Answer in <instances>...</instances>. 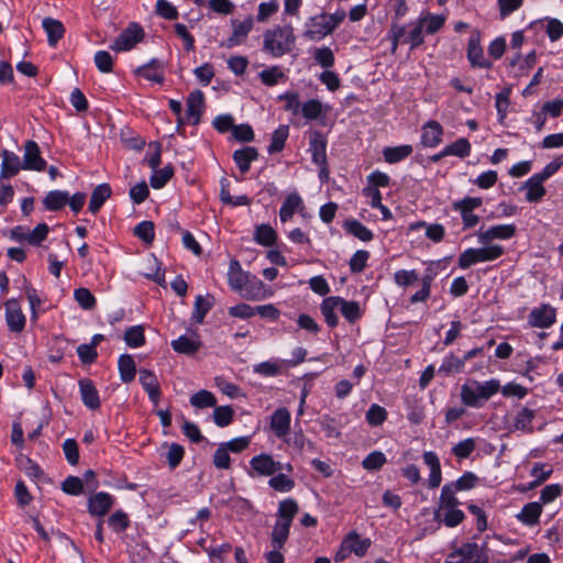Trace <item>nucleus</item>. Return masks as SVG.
<instances>
[{
	"instance_id": "10",
	"label": "nucleus",
	"mask_w": 563,
	"mask_h": 563,
	"mask_svg": "<svg viewBox=\"0 0 563 563\" xmlns=\"http://www.w3.org/2000/svg\"><path fill=\"white\" fill-rule=\"evenodd\" d=\"M461 558L463 563H487L488 555L477 543H464L450 553L449 559Z\"/></svg>"
},
{
	"instance_id": "14",
	"label": "nucleus",
	"mask_w": 563,
	"mask_h": 563,
	"mask_svg": "<svg viewBox=\"0 0 563 563\" xmlns=\"http://www.w3.org/2000/svg\"><path fill=\"white\" fill-rule=\"evenodd\" d=\"M556 320V310L548 303L534 308L529 314V323L534 328H549Z\"/></svg>"
},
{
	"instance_id": "39",
	"label": "nucleus",
	"mask_w": 563,
	"mask_h": 563,
	"mask_svg": "<svg viewBox=\"0 0 563 563\" xmlns=\"http://www.w3.org/2000/svg\"><path fill=\"white\" fill-rule=\"evenodd\" d=\"M288 135V125H279L272 134L271 144L267 148L268 153L274 154L283 151Z\"/></svg>"
},
{
	"instance_id": "56",
	"label": "nucleus",
	"mask_w": 563,
	"mask_h": 563,
	"mask_svg": "<svg viewBox=\"0 0 563 563\" xmlns=\"http://www.w3.org/2000/svg\"><path fill=\"white\" fill-rule=\"evenodd\" d=\"M174 174L173 167L166 166L162 169H154L150 183L154 188H162L172 178Z\"/></svg>"
},
{
	"instance_id": "11",
	"label": "nucleus",
	"mask_w": 563,
	"mask_h": 563,
	"mask_svg": "<svg viewBox=\"0 0 563 563\" xmlns=\"http://www.w3.org/2000/svg\"><path fill=\"white\" fill-rule=\"evenodd\" d=\"M467 59L472 67L488 69L493 66L484 56V51L481 46V33L478 31H473L468 40Z\"/></svg>"
},
{
	"instance_id": "8",
	"label": "nucleus",
	"mask_w": 563,
	"mask_h": 563,
	"mask_svg": "<svg viewBox=\"0 0 563 563\" xmlns=\"http://www.w3.org/2000/svg\"><path fill=\"white\" fill-rule=\"evenodd\" d=\"M143 29L136 24L131 23L113 42L110 46L115 52L129 51L143 40Z\"/></svg>"
},
{
	"instance_id": "21",
	"label": "nucleus",
	"mask_w": 563,
	"mask_h": 563,
	"mask_svg": "<svg viewBox=\"0 0 563 563\" xmlns=\"http://www.w3.org/2000/svg\"><path fill=\"white\" fill-rule=\"evenodd\" d=\"M443 130L439 122L428 121L422 128L421 143L428 147L437 146L442 140Z\"/></svg>"
},
{
	"instance_id": "55",
	"label": "nucleus",
	"mask_w": 563,
	"mask_h": 563,
	"mask_svg": "<svg viewBox=\"0 0 563 563\" xmlns=\"http://www.w3.org/2000/svg\"><path fill=\"white\" fill-rule=\"evenodd\" d=\"M464 366V360L454 356L453 354L446 356L440 368V373H444L445 375L452 374V373H459L462 371Z\"/></svg>"
},
{
	"instance_id": "26",
	"label": "nucleus",
	"mask_w": 563,
	"mask_h": 563,
	"mask_svg": "<svg viewBox=\"0 0 563 563\" xmlns=\"http://www.w3.org/2000/svg\"><path fill=\"white\" fill-rule=\"evenodd\" d=\"M229 285L233 290L242 291L249 282V275L242 271L236 260H231L228 273Z\"/></svg>"
},
{
	"instance_id": "2",
	"label": "nucleus",
	"mask_w": 563,
	"mask_h": 563,
	"mask_svg": "<svg viewBox=\"0 0 563 563\" xmlns=\"http://www.w3.org/2000/svg\"><path fill=\"white\" fill-rule=\"evenodd\" d=\"M299 511L297 501L292 498L284 499L279 503L277 510V520L271 533V543L273 548H283L289 537L292 519Z\"/></svg>"
},
{
	"instance_id": "61",
	"label": "nucleus",
	"mask_w": 563,
	"mask_h": 563,
	"mask_svg": "<svg viewBox=\"0 0 563 563\" xmlns=\"http://www.w3.org/2000/svg\"><path fill=\"white\" fill-rule=\"evenodd\" d=\"M268 484L277 492H289L295 486V482L285 474L273 476Z\"/></svg>"
},
{
	"instance_id": "40",
	"label": "nucleus",
	"mask_w": 563,
	"mask_h": 563,
	"mask_svg": "<svg viewBox=\"0 0 563 563\" xmlns=\"http://www.w3.org/2000/svg\"><path fill=\"white\" fill-rule=\"evenodd\" d=\"M338 302H340L339 297H329L325 298L321 303L322 316L324 317L328 325L332 328L338 324V317L335 314Z\"/></svg>"
},
{
	"instance_id": "33",
	"label": "nucleus",
	"mask_w": 563,
	"mask_h": 563,
	"mask_svg": "<svg viewBox=\"0 0 563 563\" xmlns=\"http://www.w3.org/2000/svg\"><path fill=\"white\" fill-rule=\"evenodd\" d=\"M241 292L243 297L252 300H261L272 296V291H268L264 283L256 278L253 282L249 280Z\"/></svg>"
},
{
	"instance_id": "4",
	"label": "nucleus",
	"mask_w": 563,
	"mask_h": 563,
	"mask_svg": "<svg viewBox=\"0 0 563 563\" xmlns=\"http://www.w3.org/2000/svg\"><path fill=\"white\" fill-rule=\"evenodd\" d=\"M345 16L346 13L343 10H338L332 14L322 12L311 16L306 23L303 36L310 41H320L332 34Z\"/></svg>"
},
{
	"instance_id": "16",
	"label": "nucleus",
	"mask_w": 563,
	"mask_h": 563,
	"mask_svg": "<svg viewBox=\"0 0 563 563\" xmlns=\"http://www.w3.org/2000/svg\"><path fill=\"white\" fill-rule=\"evenodd\" d=\"M187 110V119L188 121L196 125L200 122V118L205 107V97L202 91L194 90L189 93L186 101Z\"/></svg>"
},
{
	"instance_id": "54",
	"label": "nucleus",
	"mask_w": 563,
	"mask_h": 563,
	"mask_svg": "<svg viewBox=\"0 0 563 563\" xmlns=\"http://www.w3.org/2000/svg\"><path fill=\"white\" fill-rule=\"evenodd\" d=\"M234 411L230 406L216 407L213 411L214 423L219 427H227L233 420Z\"/></svg>"
},
{
	"instance_id": "13",
	"label": "nucleus",
	"mask_w": 563,
	"mask_h": 563,
	"mask_svg": "<svg viewBox=\"0 0 563 563\" xmlns=\"http://www.w3.org/2000/svg\"><path fill=\"white\" fill-rule=\"evenodd\" d=\"M5 307V321L12 332L20 333L25 328V316L15 299H10L4 303Z\"/></svg>"
},
{
	"instance_id": "17",
	"label": "nucleus",
	"mask_w": 563,
	"mask_h": 563,
	"mask_svg": "<svg viewBox=\"0 0 563 563\" xmlns=\"http://www.w3.org/2000/svg\"><path fill=\"white\" fill-rule=\"evenodd\" d=\"M1 169H0V177L3 179H10L18 175V173L23 169V163L21 162L20 157L9 151V150H2L1 152Z\"/></svg>"
},
{
	"instance_id": "25",
	"label": "nucleus",
	"mask_w": 563,
	"mask_h": 563,
	"mask_svg": "<svg viewBox=\"0 0 563 563\" xmlns=\"http://www.w3.org/2000/svg\"><path fill=\"white\" fill-rule=\"evenodd\" d=\"M343 542L346 544L351 553H354L360 558L366 554L372 544L368 538L362 539L356 531L349 532L344 537Z\"/></svg>"
},
{
	"instance_id": "24",
	"label": "nucleus",
	"mask_w": 563,
	"mask_h": 563,
	"mask_svg": "<svg viewBox=\"0 0 563 563\" xmlns=\"http://www.w3.org/2000/svg\"><path fill=\"white\" fill-rule=\"evenodd\" d=\"M423 462L430 467V475L428 484L430 488H437L440 486L442 481L441 465L438 455L432 452L423 453Z\"/></svg>"
},
{
	"instance_id": "50",
	"label": "nucleus",
	"mask_w": 563,
	"mask_h": 563,
	"mask_svg": "<svg viewBox=\"0 0 563 563\" xmlns=\"http://www.w3.org/2000/svg\"><path fill=\"white\" fill-rule=\"evenodd\" d=\"M134 234L145 244L151 245L155 238L154 223L152 221H143L134 228Z\"/></svg>"
},
{
	"instance_id": "44",
	"label": "nucleus",
	"mask_w": 563,
	"mask_h": 563,
	"mask_svg": "<svg viewBox=\"0 0 563 563\" xmlns=\"http://www.w3.org/2000/svg\"><path fill=\"white\" fill-rule=\"evenodd\" d=\"M254 240L261 245L271 246L276 241V232L271 225L261 224L256 227Z\"/></svg>"
},
{
	"instance_id": "32",
	"label": "nucleus",
	"mask_w": 563,
	"mask_h": 563,
	"mask_svg": "<svg viewBox=\"0 0 563 563\" xmlns=\"http://www.w3.org/2000/svg\"><path fill=\"white\" fill-rule=\"evenodd\" d=\"M112 190L109 184L98 185L91 192L89 200V211H98L103 203L111 197Z\"/></svg>"
},
{
	"instance_id": "37",
	"label": "nucleus",
	"mask_w": 563,
	"mask_h": 563,
	"mask_svg": "<svg viewBox=\"0 0 563 563\" xmlns=\"http://www.w3.org/2000/svg\"><path fill=\"white\" fill-rule=\"evenodd\" d=\"M543 183L544 181L536 175L525 183L523 189L526 190V198L529 201H538L545 195Z\"/></svg>"
},
{
	"instance_id": "62",
	"label": "nucleus",
	"mask_w": 563,
	"mask_h": 563,
	"mask_svg": "<svg viewBox=\"0 0 563 563\" xmlns=\"http://www.w3.org/2000/svg\"><path fill=\"white\" fill-rule=\"evenodd\" d=\"M62 489L68 495H80L84 490V482L77 476H69L63 482Z\"/></svg>"
},
{
	"instance_id": "52",
	"label": "nucleus",
	"mask_w": 563,
	"mask_h": 563,
	"mask_svg": "<svg viewBox=\"0 0 563 563\" xmlns=\"http://www.w3.org/2000/svg\"><path fill=\"white\" fill-rule=\"evenodd\" d=\"M74 298L82 309L90 310L96 306V298L87 288H77L74 291Z\"/></svg>"
},
{
	"instance_id": "5",
	"label": "nucleus",
	"mask_w": 563,
	"mask_h": 563,
	"mask_svg": "<svg viewBox=\"0 0 563 563\" xmlns=\"http://www.w3.org/2000/svg\"><path fill=\"white\" fill-rule=\"evenodd\" d=\"M86 198L84 192L69 196L67 191L53 190L45 196L43 203L46 209L53 211L63 209L65 206H69L71 211H80L85 206Z\"/></svg>"
},
{
	"instance_id": "30",
	"label": "nucleus",
	"mask_w": 563,
	"mask_h": 563,
	"mask_svg": "<svg viewBox=\"0 0 563 563\" xmlns=\"http://www.w3.org/2000/svg\"><path fill=\"white\" fill-rule=\"evenodd\" d=\"M79 387L84 404L90 409H98L100 407V399L92 382L82 379L79 382Z\"/></svg>"
},
{
	"instance_id": "45",
	"label": "nucleus",
	"mask_w": 563,
	"mask_h": 563,
	"mask_svg": "<svg viewBox=\"0 0 563 563\" xmlns=\"http://www.w3.org/2000/svg\"><path fill=\"white\" fill-rule=\"evenodd\" d=\"M536 417V412L529 408H522L516 416L514 428L521 431H532L531 423Z\"/></svg>"
},
{
	"instance_id": "22",
	"label": "nucleus",
	"mask_w": 563,
	"mask_h": 563,
	"mask_svg": "<svg viewBox=\"0 0 563 563\" xmlns=\"http://www.w3.org/2000/svg\"><path fill=\"white\" fill-rule=\"evenodd\" d=\"M465 518V515L457 507L438 508L434 511V520L443 522L449 528L459 526Z\"/></svg>"
},
{
	"instance_id": "35",
	"label": "nucleus",
	"mask_w": 563,
	"mask_h": 563,
	"mask_svg": "<svg viewBox=\"0 0 563 563\" xmlns=\"http://www.w3.org/2000/svg\"><path fill=\"white\" fill-rule=\"evenodd\" d=\"M213 305L214 297L212 295L207 294L206 296H197L194 305L192 319L197 323H201L203 321L205 316L208 313V311L211 309Z\"/></svg>"
},
{
	"instance_id": "43",
	"label": "nucleus",
	"mask_w": 563,
	"mask_h": 563,
	"mask_svg": "<svg viewBox=\"0 0 563 563\" xmlns=\"http://www.w3.org/2000/svg\"><path fill=\"white\" fill-rule=\"evenodd\" d=\"M339 300L340 302H338V309L341 311L342 316L346 320H349L350 322H354L361 318V309L358 302L346 301L340 297Z\"/></svg>"
},
{
	"instance_id": "58",
	"label": "nucleus",
	"mask_w": 563,
	"mask_h": 563,
	"mask_svg": "<svg viewBox=\"0 0 563 563\" xmlns=\"http://www.w3.org/2000/svg\"><path fill=\"white\" fill-rule=\"evenodd\" d=\"M476 448V442L473 438H467L460 441L452 449L453 454L457 459H467Z\"/></svg>"
},
{
	"instance_id": "57",
	"label": "nucleus",
	"mask_w": 563,
	"mask_h": 563,
	"mask_svg": "<svg viewBox=\"0 0 563 563\" xmlns=\"http://www.w3.org/2000/svg\"><path fill=\"white\" fill-rule=\"evenodd\" d=\"M386 463V456L380 451L369 453L362 462L365 470L377 471Z\"/></svg>"
},
{
	"instance_id": "36",
	"label": "nucleus",
	"mask_w": 563,
	"mask_h": 563,
	"mask_svg": "<svg viewBox=\"0 0 563 563\" xmlns=\"http://www.w3.org/2000/svg\"><path fill=\"white\" fill-rule=\"evenodd\" d=\"M118 367L120 378L123 383H131L135 378L136 365L130 354H123L119 357Z\"/></svg>"
},
{
	"instance_id": "6",
	"label": "nucleus",
	"mask_w": 563,
	"mask_h": 563,
	"mask_svg": "<svg viewBox=\"0 0 563 563\" xmlns=\"http://www.w3.org/2000/svg\"><path fill=\"white\" fill-rule=\"evenodd\" d=\"M504 254V247L493 244L478 249H467L459 257V266L466 269L472 265L482 262H489L500 257Z\"/></svg>"
},
{
	"instance_id": "64",
	"label": "nucleus",
	"mask_w": 563,
	"mask_h": 563,
	"mask_svg": "<svg viewBox=\"0 0 563 563\" xmlns=\"http://www.w3.org/2000/svg\"><path fill=\"white\" fill-rule=\"evenodd\" d=\"M477 476L472 472H465L459 479L450 483L459 490L472 489L477 484Z\"/></svg>"
},
{
	"instance_id": "1",
	"label": "nucleus",
	"mask_w": 563,
	"mask_h": 563,
	"mask_svg": "<svg viewBox=\"0 0 563 563\" xmlns=\"http://www.w3.org/2000/svg\"><path fill=\"white\" fill-rule=\"evenodd\" d=\"M263 49L274 57H282L292 51L296 35L291 25H277L264 32Z\"/></svg>"
},
{
	"instance_id": "53",
	"label": "nucleus",
	"mask_w": 563,
	"mask_h": 563,
	"mask_svg": "<svg viewBox=\"0 0 563 563\" xmlns=\"http://www.w3.org/2000/svg\"><path fill=\"white\" fill-rule=\"evenodd\" d=\"M258 76L262 82L266 86H274L279 80L285 79V74L278 66H272L267 69H264L258 74Z\"/></svg>"
},
{
	"instance_id": "19",
	"label": "nucleus",
	"mask_w": 563,
	"mask_h": 563,
	"mask_svg": "<svg viewBox=\"0 0 563 563\" xmlns=\"http://www.w3.org/2000/svg\"><path fill=\"white\" fill-rule=\"evenodd\" d=\"M140 383L147 393L150 400L157 405L161 398V387L156 375L148 369H141Z\"/></svg>"
},
{
	"instance_id": "49",
	"label": "nucleus",
	"mask_w": 563,
	"mask_h": 563,
	"mask_svg": "<svg viewBox=\"0 0 563 563\" xmlns=\"http://www.w3.org/2000/svg\"><path fill=\"white\" fill-rule=\"evenodd\" d=\"M124 341L130 347H140L145 343L144 329L141 325L129 328L124 333Z\"/></svg>"
},
{
	"instance_id": "34",
	"label": "nucleus",
	"mask_w": 563,
	"mask_h": 563,
	"mask_svg": "<svg viewBox=\"0 0 563 563\" xmlns=\"http://www.w3.org/2000/svg\"><path fill=\"white\" fill-rule=\"evenodd\" d=\"M170 344L174 351L187 355L196 353L201 345L200 341L196 336L187 335L179 336L178 339L172 341Z\"/></svg>"
},
{
	"instance_id": "31",
	"label": "nucleus",
	"mask_w": 563,
	"mask_h": 563,
	"mask_svg": "<svg viewBox=\"0 0 563 563\" xmlns=\"http://www.w3.org/2000/svg\"><path fill=\"white\" fill-rule=\"evenodd\" d=\"M43 29L47 34V41L51 46H55L64 36L65 27L63 23L53 18H45L42 22Z\"/></svg>"
},
{
	"instance_id": "47",
	"label": "nucleus",
	"mask_w": 563,
	"mask_h": 563,
	"mask_svg": "<svg viewBox=\"0 0 563 563\" xmlns=\"http://www.w3.org/2000/svg\"><path fill=\"white\" fill-rule=\"evenodd\" d=\"M470 153H471V144L464 137L457 139L455 142L445 146L443 150V154H449V155L457 156L461 158L468 156Z\"/></svg>"
},
{
	"instance_id": "27",
	"label": "nucleus",
	"mask_w": 563,
	"mask_h": 563,
	"mask_svg": "<svg viewBox=\"0 0 563 563\" xmlns=\"http://www.w3.org/2000/svg\"><path fill=\"white\" fill-rule=\"evenodd\" d=\"M257 157L258 152L253 146H246L233 153V159L242 174L250 170L251 163L257 159Z\"/></svg>"
},
{
	"instance_id": "51",
	"label": "nucleus",
	"mask_w": 563,
	"mask_h": 563,
	"mask_svg": "<svg viewBox=\"0 0 563 563\" xmlns=\"http://www.w3.org/2000/svg\"><path fill=\"white\" fill-rule=\"evenodd\" d=\"M386 418V409L377 404H373L366 412V421L372 427H378L383 424Z\"/></svg>"
},
{
	"instance_id": "28",
	"label": "nucleus",
	"mask_w": 563,
	"mask_h": 563,
	"mask_svg": "<svg viewBox=\"0 0 563 563\" xmlns=\"http://www.w3.org/2000/svg\"><path fill=\"white\" fill-rule=\"evenodd\" d=\"M135 73L153 82L162 84L164 80L162 63L157 59H152L148 64L139 67Z\"/></svg>"
},
{
	"instance_id": "12",
	"label": "nucleus",
	"mask_w": 563,
	"mask_h": 563,
	"mask_svg": "<svg viewBox=\"0 0 563 563\" xmlns=\"http://www.w3.org/2000/svg\"><path fill=\"white\" fill-rule=\"evenodd\" d=\"M23 169L42 172L46 167V161L41 156V151L35 141H26L24 144Z\"/></svg>"
},
{
	"instance_id": "38",
	"label": "nucleus",
	"mask_w": 563,
	"mask_h": 563,
	"mask_svg": "<svg viewBox=\"0 0 563 563\" xmlns=\"http://www.w3.org/2000/svg\"><path fill=\"white\" fill-rule=\"evenodd\" d=\"M413 152L411 145H399L395 147H386L383 151L384 158L389 164L398 163L410 156Z\"/></svg>"
},
{
	"instance_id": "23",
	"label": "nucleus",
	"mask_w": 563,
	"mask_h": 563,
	"mask_svg": "<svg viewBox=\"0 0 563 563\" xmlns=\"http://www.w3.org/2000/svg\"><path fill=\"white\" fill-rule=\"evenodd\" d=\"M325 147L327 142L323 139L322 134L319 132H313L310 136L309 151L311 152L313 163H316L319 166L325 165Z\"/></svg>"
},
{
	"instance_id": "59",
	"label": "nucleus",
	"mask_w": 563,
	"mask_h": 563,
	"mask_svg": "<svg viewBox=\"0 0 563 563\" xmlns=\"http://www.w3.org/2000/svg\"><path fill=\"white\" fill-rule=\"evenodd\" d=\"M369 253L364 250L356 251L350 260V269L352 273H361L365 269Z\"/></svg>"
},
{
	"instance_id": "15",
	"label": "nucleus",
	"mask_w": 563,
	"mask_h": 563,
	"mask_svg": "<svg viewBox=\"0 0 563 563\" xmlns=\"http://www.w3.org/2000/svg\"><path fill=\"white\" fill-rule=\"evenodd\" d=\"M231 23L233 29L232 35L222 43V46L228 48L242 44L252 31L254 24L252 16H247L244 21L232 20Z\"/></svg>"
},
{
	"instance_id": "20",
	"label": "nucleus",
	"mask_w": 563,
	"mask_h": 563,
	"mask_svg": "<svg viewBox=\"0 0 563 563\" xmlns=\"http://www.w3.org/2000/svg\"><path fill=\"white\" fill-rule=\"evenodd\" d=\"M113 505V497L108 493H98L88 500V510L92 516L103 517Z\"/></svg>"
},
{
	"instance_id": "46",
	"label": "nucleus",
	"mask_w": 563,
	"mask_h": 563,
	"mask_svg": "<svg viewBox=\"0 0 563 563\" xmlns=\"http://www.w3.org/2000/svg\"><path fill=\"white\" fill-rule=\"evenodd\" d=\"M456 492L457 490L453 485H451L450 483L445 484L441 489L438 508L457 507L460 505V501L455 496Z\"/></svg>"
},
{
	"instance_id": "42",
	"label": "nucleus",
	"mask_w": 563,
	"mask_h": 563,
	"mask_svg": "<svg viewBox=\"0 0 563 563\" xmlns=\"http://www.w3.org/2000/svg\"><path fill=\"white\" fill-rule=\"evenodd\" d=\"M190 405L199 409L211 408L216 407L217 399L211 391L202 389L190 397Z\"/></svg>"
},
{
	"instance_id": "63",
	"label": "nucleus",
	"mask_w": 563,
	"mask_h": 563,
	"mask_svg": "<svg viewBox=\"0 0 563 563\" xmlns=\"http://www.w3.org/2000/svg\"><path fill=\"white\" fill-rule=\"evenodd\" d=\"M95 64L101 73H111L113 69L112 56L107 51H98L96 53Z\"/></svg>"
},
{
	"instance_id": "60",
	"label": "nucleus",
	"mask_w": 563,
	"mask_h": 563,
	"mask_svg": "<svg viewBox=\"0 0 563 563\" xmlns=\"http://www.w3.org/2000/svg\"><path fill=\"white\" fill-rule=\"evenodd\" d=\"M302 115L308 120H316L322 113V104L317 99H310L301 106Z\"/></svg>"
},
{
	"instance_id": "48",
	"label": "nucleus",
	"mask_w": 563,
	"mask_h": 563,
	"mask_svg": "<svg viewBox=\"0 0 563 563\" xmlns=\"http://www.w3.org/2000/svg\"><path fill=\"white\" fill-rule=\"evenodd\" d=\"M313 58L325 70L331 68L335 60L333 51L328 46L317 47L313 51Z\"/></svg>"
},
{
	"instance_id": "3",
	"label": "nucleus",
	"mask_w": 563,
	"mask_h": 563,
	"mask_svg": "<svg viewBox=\"0 0 563 563\" xmlns=\"http://www.w3.org/2000/svg\"><path fill=\"white\" fill-rule=\"evenodd\" d=\"M500 390L498 379H489L484 383L472 380L461 387V401L472 408H481L490 397Z\"/></svg>"
},
{
	"instance_id": "29",
	"label": "nucleus",
	"mask_w": 563,
	"mask_h": 563,
	"mask_svg": "<svg viewBox=\"0 0 563 563\" xmlns=\"http://www.w3.org/2000/svg\"><path fill=\"white\" fill-rule=\"evenodd\" d=\"M542 514V506L538 501L528 503L517 515V519L527 526H534L539 522Z\"/></svg>"
},
{
	"instance_id": "18",
	"label": "nucleus",
	"mask_w": 563,
	"mask_h": 563,
	"mask_svg": "<svg viewBox=\"0 0 563 563\" xmlns=\"http://www.w3.org/2000/svg\"><path fill=\"white\" fill-rule=\"evenodd\" d=\"M516 233V227L514 224H499L487 229L486 231L478 232V241L482 244H487L495 239H509Z\"/></svg>"
},
{
	"instance_id": "9",
	"label": "nucleus",
	"mask_w": 563,
	"mask_h": 563,
	"mask_svg": "<svg viewBox=\"0 0 563 563\" xmlns=\"http://www.w3.org/2000/svg\"><path fill=\"white\" fill-rule=\"evenodd\" d=\"M290 411L285 407L276 409L269 418L271 430L277 438L283 439L287 444H290V440H287L290 430Z\"/></svg>"
},
{
	"instance_id": "41",
	"label": "nucleus",
	"mask_w": 563,
	"mask_h": 563,
	"mask_svg": "<svg viewBox=\"0 0 563 563\" xmlns=\"http://www.w3.org/2000/svg\"><path fill=\"white\" fill-rule=\"evenodd\" d=\"M345 231L361 241L368 242L373 239V233L356 220H346L343 224Z\"/></svg>"
},
{
	"instance_id": "7",
	"label": "nucleus",
	"mask_w": 563,
	"mask_h": 563,
	"mask_svg": "<svg viewBox=\"0 0 563 563\" xmlns=\"http://www.w3.org/2000/svg\"><path fill=\"white\" fill-rule=\"evenodd\" d=\"M250 464L252 468L262 476H272L283 470L292 472V466L289 463L282 464L280 462L274 461L269 454L256 455L252 457Z\"/></svg>"
}]
</instances>
